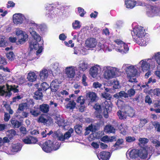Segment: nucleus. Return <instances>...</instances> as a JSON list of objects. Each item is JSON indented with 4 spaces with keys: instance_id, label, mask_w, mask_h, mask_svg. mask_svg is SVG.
<instances>
[{
    "instance_id": "nucleus-42",
    "label": "nucleus",
    "mask_w": 160,
    "mask_h": 160,
    "mask_svg": "<svg viewBox=\"0 0 160 160\" xmlns=\"http://www.w3.org/2000/svg\"><path fill=\"white\" fill-rule=\"evenodd\" d=\"M135 94V91L132 88H130L127 91V94L128 97H131L134 95Z\"/></svg>"
},
{
    "instance_id": "nucleus-23",
    "label": "nucleus",
    "mask_w": 160,
    "mask_h": 160,
    "mask_svg": "<svg viewBox=\"0 0 160 160\" xmlns=\"http://www.w3.org/2000/svg\"><path fill=\"white\" fill-rule=\"evenodd\" d=\"M50 140H48L45 142L43 144L42 149L45 152L48 153L50 151Z\"/></svg>"
},
{
    "instance_id": "nucleus-40",
    "label": "nucleus",
    "mask_w": 160,
    "mask_h": 160,
    "mask_svg": "<svg viewBox=\"0 0 160 160\" xmlns=\"http://www.w3.org/2000/svg\"><path fill=\"white\" fill-rule=\"evenodd\" d=\"M28 108L26 103H23L19 105L18 110L22 111L24 109H27Z\"/></svg>"
},
{
    "instance_id": "nucleus-26",
    "label": "nucleus",
    "mask_w": 160,
    "mask_h": 160,
    "mask_svg": "<svg viewBox=\"0 0 160 160\" xmlns=\"http://www.w3.org/2000/svg\"><path fill=\"white\" fill-rule=\"evenodd\" d=\"M105 131L108 133H114L115 132V129L113 126L111 125H106L104 128Z\"/></svg>"
},
{
    "instance_id": "nucleus-53",
    "label": "nucleus",
    "mask_w": 160,
    "mask_h": 160,
    "mask_svg": "<svg viewBox=\"0 0 160 160\" xmlns=\"http://www.w3.org/2000/svg\"><path fill=\"white\" fill-rule=\"evenodd\" d=\"M78 10L79 13L80 14V16L82 17H83L86 13V12L84 11V9L81 7H78Z\"/></svg>"
},
{
    "instance_id": "nucleus-45",
    "label": "nucleus",
    "mask_w": 160,
    "mask_h": 160,
    "mask_svg": "<svg viewBox=\"0 0 160 160\" xmlns=\"http://www.w3.org/2000/svg\"><path fill=\"white\" fill-rule=\"evenodd\" d=\"M77 102L78 103H80V105H83L85 102L84 97L82 96H79L77 100Z\"/></svg>"
},
{
    "instance_id": "nucleus-38",
    "label": "nucleus",
    "mask_w": 160,
    "mask_h": 160,
    "mask_svg": "<svg viewBox=\"0 0 160 160\" xmlns=\"http://www.w3.org/2000/svg\"><path fill=\"white\" fill-rule=\"evenodd\" d=\"M11 122L12 125L15 128H18L20 127L21 122L16 120H12Z\"/></svg>"
},
{
    "instance_id": "nucleus-64",
    "label": "nucleus",
    "mask_w": 160,
    "mask_h": 160,
    "mask_svg": "<svg viewBox=\"0 0 160 160\" xmlns=\"http://www.w3.org/2000/svg\"><path fill=\"white\" fill-rule=\"evenodd\" d=\"M154 127L157 131L160 132V123L158 122H156L154 125Z\"/></svg>"
},
{
    "instance_id": "nucleus-30",
    "label": "nucleus",
    "mask_w": 160,
    "mask_h": 160,
    "mask_svg": "<svg viewBox=\"0 0 160 160\" xmlns=\"http://www.w3.org/2000/svg\"><path fill=\"white\" fill-rule=\"evenodd\" d=\"M8 45L7 41L4 36H0V47H4Z\"/></svg>"
},
{
    "instance_id": "nucleus-49",
    "label": "nucleus",
    "mask_w": 160,
    "mask_h": 160,
    "mask_svg": "<svg viewBox=\"0 0 160 160\" xmlns=\"http://www.w3.org/2000/svg\"><path fill=\"white\" fill-rule=\"evenodd\" d=\"M48 85L46 82H43L42 83L41 85V90L42 89L43 90L45 91L49 88Z\"/></svg>"
},
{
    "instance_id": "nucleus-33",
    "label": "nucleus",
    "mask_w": 160,
    "mask_h": 160,
    "mask_svg": "<svg viewBox=\"0 0 160 160\" xmlns=\"http://www.w3.org/2000/svg\"><path fill=\"white\" fill-rule=\"evenodd\" d=\"M39 47V45L37 42H31L29 43V48L31 49H37Z\"/></svg>"
},
{
    "instance_id": "nucleus-48",
    "label": "nucleus",
    "mask_w": 160,
    "mask_h": 160,
    "mask_svg": "<svg viewBox=\"0 0 160 160\" xmlns=\"http://www.w3.org/2000/svg\"><path fill=\"white\" fill-rule=\"evenodd\" d=\"M7 58L10 60L12 61L14 59V55L12 52H10L6 54Z\"/></svg>"
},
{
    "instance_id": "nucleus-24",
    "label": "nucleus",
    "mask_w": 160,
    "mask_h": 160,
    "mask_svg": "<svg viewBox=\"0 0 160 160\" xmlns=\"http://www.w3.org/2000/svg\"><path fill=\"white\" fill-rule=\"evenodd\" d=\"M98 68L96 66H94L91 68L90 70V74L93 78L97 77L98 73Z\"/></svg>"
},
{
    "instance_id": "nucleus-28",
    "label": "nucleus",
    "mask_w": 160,
    "mask_h": 160,
    "mask_svg": "<svg viewBox=\"0 0 160 160\" xmlns=\"http://www.w3.org/2000/svg\"><path fill=\"white\" fill-rule=\"evenodd\" d=\"M88 94V99L90 100V102H92L96 101L97 95L95 92H90Z\"/></svg>"
},
{
    "instance_id": "nucleus-35",
    "label": "nucleus",
    "mask_w": 160,
    "mask_h": 160,
    "mask_svg": "<svg viewBox=\"0 0 160 160\" xmlns=\"http://www.w3.org/2000/svg\"><path fill=\"white\" fill-rule=\"evenodd\" d=\"M7 133L8 136L10 139H12L16 134V132L14 129L8 130Z\"/></svg>"
},
{
    "instance_id": "nucleus-62",
    "label": "nucleus",
    "mask_w": 160,
    "mask_h": 160,
    "mask_svg": "<svg viewBox=\"0 0 160 160\" xmlns=\"http://www.w3.org/2000/svg\"><path fill=\"white\" fill-rule=\"evenodd\" d=\"M7 63L5 59L3 56H0V64L6 65Z\"/></svg>"
},
{
    "instance_id": "nucleus-54",
    "label": "nucleus",
    "mask_w": 160,
    "mask_h": 160,
    "mask_svg": "<svg viewBox=\"0 0 160 160\" xmlns=\"http://www.w3.org/2000/svg\"><path fill=\"white\" fill-rule=\"evenodd\" d=\"M102 97L105 99L110 100L111 98V96L110 94L106 92H104L102 93Z\"/></svg>"
},
{
    "instance_id": "nucleus-29",
    "label": "nucleus",
    "mask_w": 160,
    "mask_h": 160,
    "mask_svg": "<svg viewBox=\"0 0 160 160\" xmlns=\"http://www.w3.org/2000/svg\"><path fill=\"white\" fill-rule=\"evenodd\" d=\"M135 2L134 0H127L125 2V4L127 8H132L134 7Z\"/></svg>"
},
{
    "instance_id": "nucleus-50",
    "label": "nucleus",
    "mask_w": 160,
    "mask_h": 160,
    "mask_svg": "<svg viewBox=\"0 0 160 160\" xmlns=\"http://www.w3.org/2000/svg\"><path fill=\"white\" fill-rule=\"evenodd\" d=\"M101 112L102 110L100 111H95L94 112V115L97 118H99L100 119H101L102 118V117L101 115Z\"/></svg>"
},
{
    "instance_id": "nucleus-22",
    "label": "nucleus",
    "mask_w": 160,
    "mask_h": 160,
    "mask_svg": "<svg viewBox=\"0 0 160 160\" xmlns=\"http://www.w3.org/2000/svg\"><path fill=\"white\" fill-rule=\"evenodd\" d=\"M142 62L141 67L142 70L144 72L149 69L150 68V64L146 61L142 60L141 61Z\"/></svg>"
},
{
    "instance_id": "nucleus-58",
    "label": "nucleus",
    "mask_w": 160,
    "mask_h": 160,
    "mask_svg": "<svg viewBox=\"0 0 160 160\" xmlns=\"http://www.w3.org/2000/svg\"><path fill=\"white\" fill-rule=\"evenodd\" d=\"M93 108L96 111H101V107L98 103H96L93 106Z\"/></svg>"
},
{
    "instance_id": "nucleus-44",
    "label": "nucleus",
    "mask_w": 160,
    "mask_h": 160,
    "mask_svg": "<svg viewBox=\"0 0 160 160\" xmlns=\"http://www.w3.org/2000/svg\"><path fill=\"white\" fill-rule=\"evenodd\" d=\"M123 124H121L118 126V128L119 129L120 133L123 135H125L127 132L126 130L123 127Z\"/></svg>"
},
{
    "instance_id": "nucleus-55",
    "label": "nucleus",
    "mask_w": 160,
    "mask_h": 160,
    "mask_svg": "<svg viewBox=\"0 0 160 160\" xmlns=\"http://www.w3.org/2000/svg\"><path fill=\"white\" fill-rule=\"evenodd\" d=\"M87 78V77L86 76L85 74H83L82 76V83L85 86H88L87 83L86 82Z\"/></svg>"
},
{
    "instance_id": "nucleus-6",
    "label": "nucleus",
    "mask_w": 160,
    "mask_h": 160,
    "mask_svg": "<svg viewBox=\"0 0 160 160\" xmlns=\"http://www.w3.org/2000/svg\"><path fill=\"white\" fill-rule=\"evenodd\" d=\"M25 17L23 14L18 13H15L13 16V21L16 25H20L22 23Z\"/></svg>"
},
{
    "instance_id": "nucleus-36",
    "label": "nucleus",
    "mask_w": 160,
    "mask_h": 160,
    "mask_svg": "<svg viewBox=\"0 0 160 160\" xmlns=\"http://www.w3.org/2000/svg\"><path fill=\"white\" fill-rule=\"evenodd\" d=\"M74 128L75 132L78 134H80L82 132V127L78 124L76 125L74 127Z\"/></svg>"
},
{
    "instance_id": "nucleus-63",
    "label": "nucleus",
    "mask_w": 160,
    "mask_h": 160,
    "mask_svg": "<svg viewBox=\"0 0 160 160\" xmlns=\"http://www.w3.org/2000/svg\"><path fill=\"white\" fill-rule=\"evenodd\" d=\"M10 118V115L8 113L5 112L4 116V119L6 122L8 121Z\"/></svg>"
},
{
    "instance_id": "nucleus-41",
    "label": "nucleus",
    "mask_w": 160,
    "mask_h": 160,
    "mask_svg": "<svg viewBox=\"0 0 160 160\" xmlns=\"http://www.w3.org/2000/svg\"><path fill=\"white\" fill-rule=\"evenodd\" d=\"M123 113H124V112H122V111L120 110L117 113V115L119 117L120 119H124L126 118V115H124Z\"/></svg>"
},
{
    "instance_id": "nucleus-56",
    "label": "nucleus",
    "mask_w": 160,
    "mask_h": 160,
    "mask_svg": "<svg viewBox=\"0 0 160 160\" xmlns=\"http://www.w3.org/2000/svg\"><path fill=\"white\" fill-rule=\"evenodd\" d=\"M126 140L127 142H131L134 141L136 139L134 137L128 136L126 137Z\"/></svg>"
},
{
    "instance_id": "nucleus-12",
    "label": "nucleus",
    "mask_w": 160,
    "mask_h": 160,
    "mask_svg": "<svg viewBox=\"0 0 160 160\" xmlns=\"http://www.w3.org/2000/svg\"><path fill=\"white\" fill-rule=\"evenodd\" d=\"M37 141V138L31 136L27 137L23 139V142L26 144H35Z\"/></svg>"
},
{
    "instance_id": "nucleus-57",
    "label": "nucleus",
    "mask_w": 160,
    "mask_h": 160,
    "mask_svg": "<svg viewBox=\"0 0 160 160\" xmlns=\"http://www.w3.org/2000/svg\"><path fill=\"white\" fill-rule=\"evenodd\" d=\"M145 102L146 103H148L149 105L151 104L152 103V100L149 96L147 95L146 96Z\"/></svg>"
},
{
    "instance_id": "nucleus-27",
    "label": "nucleus",
    "mask_w": 160,
    "mask_h": 160,
    "mask_svg": "<svg viewBox=\"0 0 160 160\" xmlns=\"http://www.w3.org/2000/svg\"><path fill=\"white\" fill-rule=\"evenodd\" d=\"M39 109L42 112L47 113L49 111V106L48 104H43L40 105Z\"/></svg>"
},
{
    "instance_id": "nucleus-7",
    "label": "nucleus",
    "mask_w": 160,
    "mask_h": 160,
    "mask_svg": "<svg viewBox=\"0 0 160 160\" xmlns=\"http://www.w3.org/2000/svg\"><path fill=\"white\" fill-rule=\"evenodd\" d=\"M126 72L129 78L133 77L137 74V70L133 66H130L126 68Z\"/></svg>"
},
{
    "instance_id": "nucleus-39",
    "label": "nucleus",
    "mask_w": 160,
    "mask_h": 160,
    "mask_svg": "<svg viewBox=\"0 0 160 160\" xmlns=\"http://www.w3.org/2000/svg\"><path fill=\"white\" fill-rule=\"evenodd\" d=\"M21 147L20 144H17L13 146L12 151L13 152H17L21 150Z\"/></svg>"
},
{
    "instance_id": "nucleus-10",
    "label": "nucleus",
    "mask_w": 160,
    "mask_h": 160,
    "mask_svg": "<svg viewBox=\"0 0 160 160\" xmlns=\"http://www.w3.org/2000/svg\"><path fill=\"white\" fill-rule=\"evenodd\" d=\"M111 156L110 153L108 152L102 151L98 155L100 160H108Z\"/></svg>"
},
{
    "instance_id": "nucleus-18",
    "label": "nucleus",
    "mask_w": 160,
    "mask_h": 160,
    "mask_svg": "<svg viewBox=\"0 0 160 160\" xmlns=\"http://www.w3.org/2000/svg\"><path fill=\"white\" fill-rule=\"evenodd\" d=\"M59 83L57 79H55L51 82V90L52 92H56L58 88Z\"/></svg>"
},
{
    "instance_id": "nucleus-25",
    "label": "nucleus",
    "mask_w": 160,
    "mask_h": 160,
    "mask_svg": "<svg viewBox=\"0 0 160 160\" xmlns=\"http://www.w3.org/2000/svg\"><path fill=\"white\" fill-rule=\"evenodd\" d=\"M88 67V64L85 61L81 62L78 66L79 69L82 71H85Z\"/></svg>"
},
{
    "instance_id": "nucleus-8",
    "label": "nucleus",
    "mask_w": 160,
    "mask_h": 160,
    "mask_svg": "<svg viewBox=\"0 0 160 160\" xmlns=\"http://www.w3.org/2000/svg\"><path fill=\"white\" fill-rule=\"evenodd\" d=\"M74 131L73 129L70 128L67 132H66L64 134H61L59 137V140L61 141H63L65 139H68L71 136V134Z\"/></svg>"
},
{
    "instance_id": "nucleus-3",
    "label": "nucleus",
    "mask_w": 160,
    "mask_h": 160,
    "mask_svg": "<svg viewBox=\"0 0 160 160\" xmlns=\"http://www.w3.org/2000/svg\"><path fill=\"white\" fill-rule=\"evenodd\" d=\"M15 32L18 39V41L16 42L17 45L22 44L27 40L28 35L25 32L17 28Z\"/></svg>"
},
{
    "instance_id": "nucleus-4",
    "label": "nucleus",
    "mask_w": 160,
    "mask_h": 160,
    "mask_svg": "<svg viewBox=\"0 0 160 160\" xmlns=\"http://www.w3.org/2000/svg\"><path fill=\"white\" fill-rule=\"evenodd\" d=\"M60 115L57 114L51 115V123H53L55 120V122L58 124L59 127H62L64 128L66 126L65 123V120L63 118L60 117Z\"/></svg>"
},
{
    "instance_id": "nucleus-14",
    "label": "nucleus",
    "mask_w": 160,
    "mask_h": 160,
    "mask_svg": "<svg viewBox=\"0 0 160 160\" xmlns=\"http://www.w3.org/2000/svg\"><path fill=\"white\" fill-rule=\"evenodd\" d=\"M51 74L52 73V75H56L60 72V70L58 63H54L52 65V69L51 70Z\"/></svg>"
},
{
    "instance_id": "nucleus-19",
    "label": "nucleus",
    "mask_w": 160,
    "mask_h": 160,
    "mask_svg": "<svg viewBox=\"0 0 160 160\" xmlns=\"http://www.w3.org/2000/svg\"><path fill=\"white\" fill-rule=\"evenodd\" d=\"M39 74L40 79L44 81L48 78V72L46 69L43 68L40 72Z\"/></svg>"
},
{
    "instance_id": "nucleus-32",
    "label": "nucleus",
    "mask_w": 160,
    "mask_h": 160,
    "mask_svg": "<svg viewBox=\"0 0 160 160\" xmlns=\"http://www.w3.org/2000/svg\"><path fill=\"white\" fill-rule=\"evenodd\" d=\"M76 103L74 101H70L66 105V108L67 109H72L75 108L76 107Z\"/></svg>"
},
{
    "instance_id": "nucleus-20",
    "label": "nucleus",
    "mask_w": 160,
    "mask_h": 160,
    "mask_svg": "<svg viewBox=\"0 0 160 160\" xmlns=\"http://www.w3.org/2000/svg\"><path fill=\"white\" fill-rule=\"evenodd\" d=\"M37 76L35 73L33 72H30L28 73L27 76V79L28 81L33 82L35 81L37 79Z\"/></svg>"
},
{
    "instance_id": "nucleus-43",
    "label": "nucleus",
    "mask_w": 160,
    "mask_h": 160,
    "mask_svg": "<svg viewBox=\"0 0 160 160\" xmlns=\"http://www.w3.org/2000/svg\"><path fill=\"white\" fill-rule=\"evenodd\" d=\"M51 145V151L56 150L59 148L60 147L58 145V143L57 142L55 143V144L52 143Z\"/></svg>"
},
{
    "instance_id": "nucleus-9",
    "label": "nucleus",
    "mask_w": 160,
    "mask_h": 160,
    "mask_svg": "<svg viewBox=\"0 0 160 160\" xmlns=\"http://www.w3.org/2000/svg\"><path fill=\"white\" fill-rule=\"evenodd\" d=\"M96 39L94 38H90L87 39L85 42V44L87 47L93 48L97 44Z\"/></svg>"
},
{
    "instance_id": "nucleus-34",
    "label": "nucleus",
    "mask_w": 160,
    "mask_h": 160,
    "mask_svg": "<svg viewBox=\"0 0 160 160\" xmlns=\"http://www.w3.org/2000/svg\"><path fill=\"white\" fill-rule=\"evenodd\" d=\"M109 108H111L110 106H105V108L103 109L104 111H103L102 113L104 117L106 118H108L109 117L108 111L109 109Z\"/></svg>"
},
{
    "instance_id": "nucleus-13",
    "label": "nucleus",
    "mask_w": 160,
    "mask_h": 160,
    "mask_svg": "<svg viewBox=\"0 0 160 160\" xmlns=\"http://www.w3.org/2000/svg\"><path fill=\"white\" fill-rule=\"evenodd\" d=\"M115 72L112 70L108 69L106 70L104 73V78L107 79L115 77Z\"/></svg>"
},
{
    "instance_id": "nucleus-61",
    "label": "nucleus",
    "mask_w": 160,
    "mask_h": 160,
    "mask_svg": "<svg viewBox=\"0 0 160 160\" xmlns=\"http://www.w3.org/2000/svg\"><path fill=\"white\" fill-rule=\"evenodd\" d=\"M119 94L120 97H124V98H128L127 93H126L124 91H121L119 93Z\"/></svg>"
},
{
    "instance_id": "nucleus-1",
    "label": "nucleus",
    "mask_w": 160,
    "mask_h": 160,
    "mask_svg": "<svg viewBox=\"0 0 160 160\" xmlns=\"http://www.w3.org/2000/svg\"><path fill=\"white\" fill-rule=\"evenodd\" d=\"M18 85L9 86L8 85H7L6 87L7 90L5 91V87L4 86H0V95L4 96L5 97H9L12 95L11 91H12L14 92H18L19 91L18 89Z\"/></svg>"
},
{
    "instance_id": "nucleus-17",
    "label": "nucleus",
    "mask_w": 160,
    "mask_h": 160,
    "mask_svg": "<svg viewBox=\"0 0 160 160\" xmlns=\"http://www.w3.org/2000/svg\"><path fill=\"white\" fill-rule=\"evenodd\" d=\"M129 48L127 44L123 43L121 45L118 47V50L122 53H126L129 50Z\"/></svg>"
},
{
    "instance_id": "nucleus-2",
    "label": "nucleus",
    "mask_w": 160,
    "mask_h": 160,
    "mask_svg": "<svg viewBox=\"0 0 160 160\" xmlns=\"http://www.w3.org/2000/svg\"><path fill=\"white\" fill-rule=\"evenodd\" d=\"M145 30L141 26H138L133 29V33L132 34L133 38L136 41H139L138 38H141L144 37L146 34Z\"/></svg>"
},
{
    "instance_id": "nucleus-46",
    "label": "nucleus",
    "mask_w": 160,
    "mask_h": 160,
    "mask_svg": "<svg viewBox=\"0 0 160 160\" xmlns=\"http://www.w3.org/2000/svg\"><path fill=\"white\" fill-rule=\"evenodd\" d=\"M72 26L73 28L75 29L79 28L81 27L80 22L77 20H76L74 22L72 23Z\"/></svg>"
},
{
    "instance_id": "nucleus-15",
    "label": "nucleus",
    "mask_w": 160,
    "mask_h": 160,
    "mask_svg": "<svg viewBox=\"0 0 160 160\" xmlns=\"http://www.w3.org/2000/svg\"><path fill=\"white\" fill-rule=\"evenodd\" d=\"M66 74L69 78H73L75 75L74 70L72 67H68L66 69Z\"/></svg>"
},
{
    "instance_id": "nucleus-31",
    "label": "nucleus",
    "mask_w": 160,
    "mask_h": 160,
    "mask_svg": "<svg viewBox=\"0 0 160 160\" xmlns=\"http://www.w3.org/2000/svg\"><path fill=\"white\" fill-rule=\"evenodd\" d=\"M41 91V89L40 88H39L37 91L35 92L33 96L34 98L37 100L42 99L43 97V95Z\"/></svg>"
},
{
    "instance_id": "nucleus-11",
    "label": "nucleus",
    "mask_w": 160,
    "mask_h": 160,
    "mask_svg": "<svg viewBox=\"0 0 160 160\" xmlns=\"http://www.w3.org/2000/svg\"><path fill=\"white\" fill-rule=\"evenodd\" d=\"M124 113L126 116L132 117L134 115L135 111L131 107L129 106H126L125 108Z\"/></svg>"
},
{
    "instance_id": "nucleus-51",
    "label": "nucleus",
    "mask_w": 160,
    "mask_h": 160,
    "mask_svg": "<svg viewBox=\"0 0 160 160\" xmlns=\"http://www.w3.org/2000/svg\"><path fill=\"white\" fill-rule=\"evenodd\" d=\"M123 142V141L122 139H118L116 143L113 146L117 148V146H119L120 145L122 144Z\"/></svg>"
},
{
    "instance_id": "nucleus-52",
    "label": "nucleus",
    "mask_w": 160,
    "mask_h": 160,
    "mask_svg": "<svg viewBox=\"0 0 160 160\" xmlns=\"http://www.w3.org/2000/svg\"><path fill=\"white\" fill-rule=\"evenodd\" d=\"M148 139L145 138H140L139 139V142L142 144L147 143L148 142Z\"/></svg>"
},
{
    "instance_id": "nucleus-5",
    "label": "nucleus",
    "mask_w": 160,
    "mask_h": 160,
    "mask_svg": "<svg viewBox=\"0 0 160 160\" xmlns=\"http://www.w3.org/2000/svg\"><path fill=\"white\" fill-rule=\"evenodd\" d=\"M38 25L35 23H32L30 25L29 32L34 39L37 41H40L41 37L34 31V29L38 28Z\"/></svg>"
},
{
    "instance_id": "nucleus-21",
    "label": "nucleus",
    "mask_w": 160,
    "mask_h": 160,
    "mask_svg": "<svg viewBox=\"0 0 160 160\" xmlns=\"http://www.w3.org/2000/svg\"><path fill=\"white\" fill-rule=\"evenodd\" d=\"M130 158L135 159L138 156V149H133L131 150L129 153Z\"/></svg>"
},
{
    "instance_id": "nucleus-59",
    "label": "nucleus",
    "mask_w": 160,
    "mask_h": 160,
    "mask_svg": "<svg viewBox=\"0 0 160 160\" xmlns=\"http://www.w3.org/2000/svg\"><path fill=\"white\" fill-rule=\"evenodd\" d=\"M155 59L157 63L160 65V53L159 52H158L155 55Z\"/></svg>"
},
{
    "instance_id": "nucleus-16",
    "label": "nucleus",
    "mask_w": 160,
    "mask_h": 160,
    "mask_svg": "<svg viewBox=\"0 0 160 160\" xmlns=\"http://www.w3.org/2000/svg\"><path fill=\"white\" fill-rule=\"evenodd\" d=\"M138 151V157L142 159H145L148 156V152L146 148H142Z\"/></svg>"
},
{
    "instance_id": "nucleus-60",
    "label": "nucleus",
    "mask_w": 160,
    "mask_h": 160,
    "mask_svg": "<svg viewBox=\"0 0 160 160\" xmlns=\"http://www.w3.org/2000/svg\"><path fill=\"white\" fill-rule=\"evenodd\" d=\"M52 134V136L54 138H58V139L59 140V137L60 136L59 135L58 133L57 132H56L53 133L52 131L51 130V134Z\"/></svg>"
},
{
    "instance_id": "nucleus-47",
    "label": "nucleus",
    "mask_w": 160,
    "mask_h": 160,
    "mask_svg": "<svg viewBox=\"0 0 160 160\" xmlns=\"http://www.w3.org/2000/svg\"><path fill=\"white\" fill-rule=\"evenodd\" d=\"M25 103L26 104L28 108L29 107H32L34 104V103L33 101V99H29L27 101V102Z\"/></svg>"
},
{
    "instance_id": "nucleus-37",
    "label": "nucleus",
    "mask_w": 160,
    "mask_h": 160,
    "mask_svg": "<svg viewBox=\"0 0 160 160\" xmlns=\"http://www.w3.org/2000/svg\"><path fill=\"white\" fill-rule=\"evenodd\" d=\"M150 92L152 95L158 96L160 95V89L159 88H155L151 90Z\"/></svg>"
}]
</instances>
